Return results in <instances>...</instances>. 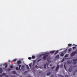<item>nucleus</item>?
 <instances>
[{"label": "nucleus", "mask_w": 77, "mask_h": 77, "mask_svg": "<svg viewBox=\"0 0 77 77\" xmlns=\"http://www.w3.org/2000/svg\"><path fill=\"white\" fill-rule=\"evenodd\" d=\"M35 68H38V66H37V65H36L35 66Z\"/></svg>", "instance_id": "obj_30"}, {"label": "nucleus", "mask_w": 77, "mask_h": 77, "mask_svg": "<svg viewBox=\"0 0 77 77\" xmlns=\"http://www.w3.org/2000/svg\"><path fill=\"white\" fill-rule=\"evenodd\" d=\"M35 65V63H33L32 64V67H33V66H34Z\"/></svg>", "instance_id": "obj_32"}, {"label": "nucleus", "mask_w": 77, "mask_h": 77, "mask_svg": "<svg viewBox=\"0 0 77 77\" xmlns=\"http://www.w3.org/2000/svg\"><path fill=\"white\" fill-rule=\"evenodd\" d=\"M26 67L28 69H29V66H28V65H26Z\"/></svg>", "instance_id": "obj_24"}, {"label": "nucleus", "mask_w": 77, "mask_h": 77, "mask_svg": "<svg viewBox=\"0 0 77 77\" xmlns=\"http://www.w3.org/2000/svg\"><path fill=\"white\" fill-rule=\"evenodd\" d=\"M58 51H55V54H54V55H55V54H57V53H58Z\"/></svg>", "instance_id": "obj_15"}, {"label": "nucleus", "mask_w": 77, "mask_h": 77, "mask_svg": "<svg viewBox=\"0 0 77 77\" xmlns=\"http://www.w3.org/2000/svg\"><path fill=\"white\" fill-rule=\"evenodd\" d=\"M54 52H55L54 51H50V53H51V54H53V53H54Z\"/></svg>", "instance_id": "obj_9"}, {"label": "nucleus", "mask_w": 77, "mask_h": 77, "mask_svg": "<svg viewBox=\"0 0 77 77\" xmlns=\"http://www.w3.org/2000/svg\"><path fill=\"white\" fill-rule=\"evenodd\" d=\"M10 68H13V66L12 65H11Z\"/></svg>", "instance_id": "obj_19"}, {"label": "nucleus", "mask_w": 77, "mask_h": 77, "mask_svg": "<svg viewBox=\"0 0 77 77\" xmlns=\"http://www.w3.org/2000/svg\"><path fill=\"white\" fill-rule=\"evenodd\" d=\"M68 63H69L70 64H71V63H70V62L69 61H68Z\"/></svg>", "instance_id": "obj_36"}, {"label": "nucleus", "mask_w": 77, "mask_h": 77, "mask_svg": "<svg viewBox=\"0 0 77 77\" xmlns=\"http://www.w3.org/2000/svg\"><path fill=\"white\" fill-rule=\"evenodd\" d=\"M32 59H35V57L34 56H32Z\"/></svg>", "instance_id": "obj_25"}, {"label": "nucleus", "mask_w": 77, "mask_h": 77, "mask_svg": "<svg viewBox=\"0 0 77 77\" xmlns=\"http://www.w3.org/2000/svg\"><path fill=\"white\" fill-rule=\"evenodd\" d=\"M65 77H68V76L67 75H65Z\"/></svg>", "instance_id": "obj_37"}, {"label": "nucleus", "mask_w": 77, "mask_h": 77, "mask_svg": "<svg viewBox=\"0 0 77 77\" xmlns=\"http://www.w3.org/2000/svg\"><path fill=\"white\" fill-rule=\"evenodd\" d=\"M61 77H63V76L62 75H61Z\"/></svg>", "instance_id": "obj_40"}, {"label": "nucleus", "mask_w": 77, "mask_h": 77, "mask_svg": "<svg viewBox=\"0 0 77 77\" xmlns=\"http://www.w3.org/2000/svg\"><path fill=\"white\" fill-rule=\"evenodd\" d=\"M71 45H72V44H68V46H69V47H70L71 46Z\"/></svg>", "instance_id": "obj_17"}, {"label": "nucleus", "mask_w": 77, "mask_h": 77, "mask_svg": "<svg viewBox=\"0 0 77 77\" xmlns=\"http://www.w3.org/2000/svg\"><path fill=\"white\" fill-rule=\"evenodd\" d=\"M74 55H75L74 53H72L71 54H70V56H74Z\"/></svg>", "instance_id": "obj_12"}, {"label": "nucleus", "mask_w": 77, "mask_h": 77, "mask_svg": "<svg viewBox=\"0 0 77 77\" xmlns=\"http://www.w3.org/2000/svg\"><path fill=\"white\" fill-rule=\"evenodd\" d=\"M12 73L13 74H16V72L15 71H13L12 72Z\"/></svg>", "instance_id": "obj_11"}, {"label": "nucleus", "mask_w": 77, "mask_h": 77, "mask_svg": "<svg viewBox=\"0 0 77 77\" xmlns=\"http://www.w3.org/2000/svg\"><path fill=\"white\" fill-rule=\"evenodd\" d=\"M5 74H6V73H3L2 75H0V77H2V75H5Z\"/></svg>", "instance_id": "obj_7"}, {"label": "nucleus", "mask_w": 77, "mask_h": 77, "mask_svg": "<svg viewBox=\"0 0 77 77\" xmlns=\"http://www.w3.org/2000/svg\"><path fill=\"white\" fill-rule=\"evenodd\" d=\"M64 60H65V59H64V58H63L61 61V62H63Z\"/></svg>", "instance_id": "obj_27"}, {"label": "nucleus", "mask_w": 77, "mask_h": 77, "mask_svg": "<svg viewBox=\"0 0 77 77\" xmlns=\"http://www.w3.org/2000/svg\"><path fill=\"white\" fill-rule=\"evenodd\" d=\"M69 71V72H71L72 71V67H70L69 69H68Z\"/></svg>", "instance_id": "obj_5"}, {"label": "nucleus", "mask_w": 77, "mask_h": 77, "mask_svg": "<svg viewBox=\"0 0 77 77\" xmlns=\"http://www.w3.org/2000/svg\"><path fill=\"white\" fill-rule=\"evenodd\" d=\"M16 70H19V68H18V67H17L16 68Z\"/></svg>", "instance_id": "obj_18"}, {"label": "nucleus", "mask_w": 77, "mask_h": 77, "mask_svg": "<svg viewBox=\"0 0 77 77\" xmlns=\"http://www.w3.org/2000/svg\"><path fill=\"white\" fill-rule=\"evenodd\" d=\"M40 60H41V59H40L38 60V62H39V61H40Z\"/></svg>", "instance_id": "obj_35"}, {"label": "nucleus", "mask_w": 77, "mask_h": 77, "mask_svg": "<svg viewBox=\"0 0 77 77\" xmlns=\"http://www.w3.org/2000/svg\"><path fill=\"white\" fill-rule=\"evenodd\" d=\"M54 67H55V66H54L53 67H52L51 68V69H54Z\"/></svg>", "instance_id": "obj_33"}, {"label": "nucleus", "mask_w": 77, "mask_h": 77, "mask_svg": "<svg viewBox=\"0 0 77 77\" xmlns=\"http://www.w3.org/2000/svg\"><path fill=\"white\" fill-rule=\"evenodd\" d=\"M64 68H65V69H66V67H65V65H64Z\"/></svg>", "instance_id": "obj_38"}, {"label": "nucleus", "mask_w": 77, "mask_h": 77, "mask_svg": "<svg viewBox=\"0 0 77 77\" xmlns=\"http://www.w3.org/2000/svg\"><path fill=\"white\" fill-rule=\"evenodd\" d=\"M77 72V70H76L75 71V72Z\"/></svg>", "instance_id": "obj_41"}, {"label": "nucleus", "mask_w": 77, "mask_h": 77, "mask_svg": "<svg viewBox=\"0 0 77 77\" xmlns=\"http://www.w3.org/2000/svg\"><path fill=\"white\" fill-rule=\"evenodd\" d=\"M50 73L48 72L47 73V75H50Z\"/></svg>", "instance_id": "obj_26"}, {"label": "nucleus", "mask_w": 77, "mask_h": 77, "mask_svg": "<svg viewBox=\"0 0 77 77\" xmlns=\"http://www.w3.org/2000/svg\"><path fill=\"white\" fill-rule=\"evenodd\" d=\"M19 70L21 71V69H20V67H21V65H19Z\"/></svg>", "instance_id": "obj_21"}, {"label": "nucleus", "mask_w": 77, "mask_h": 77, "mask_svg": "<svg viewBox=\"0 0 77 77\" xmlns=\"http://www.w3.org/2000/svg\"><path fill=\"white\" fill-rule=\"evenodd\" d=\"M64 56V54L63 53H61L60 55V56Z\"/></svg>", "instance_id": "obj_16"}, {"label": "nucleus", "mask_w": 77, "mask_h": 77, "mask_svg": "<svg viewBox=\"0 0 77 77\" xmlns=\"http://www.w3.org/2000/svg\"><path fill=\"white\" fill-rule=\"evenodd\" d=\"M44 55V57H43V60H46L47 59V57H48V54H43L40 55V56H41Z\"/></svg>", "instance_id": "obj_1"}, {"label": "nucleus", "mask_w": 77, "mask_h": 77, "mask_svg": "<svg viewBox=\"0 0 77 77\" xmlns=\"http://www.w3.org/2000/svg\"><path fill=\"white\" fill-rule=\"evenodd\" d=\"M50 66H52V64H50Z\"/></svg>", "instance_id": "obj_39"}, {"label": "nucleus", "mask_w": 77, "mask_h": 77, "mask_svg": "<svg viewBox=\"0 0 77 77\" xmlns=\"http://www.w3.org/2000/svg\"><path fill=\"white\" fill-rule=\"evenodd\" d=\"M29 66L30 68H31L32 67V63H30L29 64Z\"/></svg>", "instance_id": "obj_28"}, {"label": "nucleus", "mask_w": 77, "mask_h": 77, "mask_svg": "<svg viewBox=\"0 0 77 77\" xmlns=\"http://www.w3.org/2000/svg\"><path fill=\"white\" fill-rule=\"evenodd\" d=\"M60 68H62V67H63V65H60Z\"/></svg>", "instance_id": "obj_29"}, {"label": "nucleus", "mask_w": 77, "mask_h": 77, "mask_svg": "<svg viewBox=\"0 0 77 77\" xmlns=\"http://www.w3.org/2000/svg\"><path fill=\"white\" fill-rule=\"evenodd\" d=\"M24 69V66H22L21 68V69L22 70H23Z\"/></svg>", "instance_id": "obj_10"}, {"label": "nucleus", "mask_w": 77, "mask_h": 77, "mask_svg": "<svg viewBox=\"0 0 77 77\" xmlns=\"http://www.w3.org/2000/svg\"><path fill=\"white\" fill-rule=\"evenodd\" d=\"M72 48H73V50H74V49H75H75H76V48L75 47H73Z\"/></svg>", "instance_id": "obj_20"}, {"label": "nucleus", "mask_w": 77, "mask_h": 77, "mask_svg": "<svg viewBox=\"0 0 77 77\" xmlns=\"http://www.w3.org/2000/svg\"><path fill=\"white\" fill-rule=\"evenodd\" d=\"M17 60V59H14L13 60V62H16V61Z\"/></svg>", "instance_id": "obj_23"}, {"label": "nucleus", "mask_w": 77, "mask_h": 77, "mask_svg": "<svg viewBox=\"0 0 77 77\" xmlns=\"http://www.w3.org/2000/svg\"><path fill=\"white\" fill-rule=\"evenodd\" d=\"M59 65H57L55 70L56 71H57L58 69H59Z\"/></svg>", "instance_id": "obj_4"}, {"label": "nucleus", "mask_w": 77, "mask_h": 77, "mask_svg": "<svg viewBox=\"0 0 77 77\" xmlns=\"http://www.w3.org/2000/svg\"><path fill=\"white\" fill-rule=\"evenodd\" d=\"M68 56V54H66L65 55V57H67Z\"/></svg>", "instance_id": "obj_22"}, {"label": "nucleus", "mask_w": 77, "mask_h": 77, "mask_svg": "<svg viewBox=\"0 0 77 77\" xmlns=\"http://www.w3.org/2000/svg\"><path fill=\"white\" fill-rule=\"evenodd\" d=\"M77 60V59H74L73 60V61L74 62H73L74 64H75V63H77V62H76Z\"/></svg>", "instance_id": "obj_3"}, {"label": "nucleus", "mask_w": 77, "mask_h": 77, "mask_svg": "<svg viewBox=\"0 0 77 77\" xmlns=\"http://www.w3.org/2000/svg\"><path fill=\"white\" fill-rule=\"evenodd\" d=\"M8 71H10V70H11V69H8Z\"/></svg>", "instance_id": "obj_34"}, {"label": "nucleus", "mask_w": 77, "mask_h": 77, "mask_svg": "<svg viewBox=\"0 0 77 77\" xmlns=\"http://www.w3.org/2000/svg\"><path fill=\"white\" fill-rule=\"evenodd\" d=\"M59 57V55H57L56 56L55 58H56V59H58Z\"/></svg>", "instance_id": "obj_13"}, {"label": "nucleus", "mask_w": 77, "mask_h": 77, "mask_svg": "<svg viewBox=\"0 0 77 77\" xmlns=\"http://www.w3.org/2000/svg\"><path fill=\"white\" fill-rule=\"evenodd\" d=\"M72 50V49L71 48H69V49H68V51H69V52H70V51H71Z\"/></svg>", "instance_id": "obj_14"}, {"label": "nucleus", "mask_w": 77, "mask_h": 77, "mask_svg": "<svg viewBox=\"0 0 77 77\" xmlns=\"http://www.w3.org/2000/svg\"><path fill=\"white\" fill-rule=\"evenodd\" d=\"M4 66H5V68H7L8 67V64L6 63H5L4 64Z\"/></svg>", "instance_id": "obj_6"}, {"label": "nucleus", "mask_w": 77, "mask_h": 77, "mask_svg": "<svg viewBox=\"0 0 77 77\" xmlns=\"http://www.w3.org/2000/svg\"><path fill=\"white\" fill-rule=\"evenodd\" d=\"M8 62H10V60H8Z\"/></svg>", "instance_id": "obj_42"}, {"label": "nucleus", "mask_w": 77, "mask_h": 77, "mask_svg": "<svg viewBox=\"0 0 77 77\" xmlns=\"http://www.w3.org/2000/svg\"><path fill=\"white\" fill-rule=\"evenodd\" d=\"M6 77H8V75H6Z\"/></svg>", "instance_id": "obj_43"}, {"label": "nucleus", "mask_w": 77, "mask_h": 77, "mask_svg": "<svg viewBox=\"0 0 77 77\" xmlns=\"http://www.w3.org/2000/svg\"><path fill=\"white\" fill-rule=\"evenodd\" d=\"M49 65V63H48V64H44V68H46V65H47V68H48V66Z\"/></svg>", "instance_id": "obj_2"}, {"label": "nucleus", "mask_w": 77, "mask_h": 77, "mask_svg": "<svg viewBox=\"0 0 77 77\" xmlns=\"http://www.w3.org/2000/svg\"><path fill=\"white\" fill-rule=\"evenodd\" d=\"M28 59H29V60H31L32 58L30 57H28Z\"/></svg>", "instance_id": "obj_31"}, {"label": "nucleus", "mask_w": 77, "mask_h": 77, "mask_svg": "<svg viewBox=\"0 0 77 77\" xmlns=\"http://www.w3.org/2000/svg\"><path fill=\"white\" fill-rule=\"evenodd\" d=\"M17 64H18V65L20 64V63H21V61L20 60L18 61L17 62Z\"/></svg>", "instance_id": "obj_8"}]
</instances>
